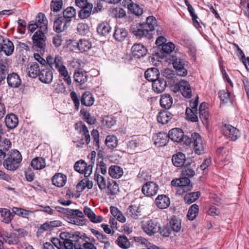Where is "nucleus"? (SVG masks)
Segmentation results:
<instances>
[{
	"instance_id": "f257e3e1",
	"label": "nucleus",
	"mask_w": 249,
	"mask_h": 249,
	"mask_svg": "<svg viewBox=\"0 0 249 249\" xmlns=\"http://www.w3.org/2000/svg\"><path fill=\"white\" fill-rule=\"evenodd\" d=\"M5 157L6 159L3 162L4 167L10 171L17 170L22 160L20 153L17 150H14Z\"/></svg>"
},
{
	"instance_id": "f03ea898",
	"label": "nucleus",
	"mask_w": 249,
	"mask_h": 249,
	"mask_svg": "<svg viewBox=\"0 0 249 249\" xmlns=\"http://www.w3.org/2000/svg\"><path fill=\"white\" fill-rule=\"evenodd\" d=\"M169 138L172 141L186 146L192 143L190 137L185 135L182 130L179 128H174L169 131Z\"/></svg>"
},
{
	"instance_id": "7ed1b4c3",
	"label": "nucleus",
	"mask_w": 249,
	"mask_h": 249,
	"mask_svg": "<svg viewBox=\"0 0 249 249\" xmlns=\"http://www.w3.org/2000/svg\"><path fill=\"white\" fill-rule=\"evenodd\" d=\"M47 31L37 30L32 36L33 48L37 52H44L46 48Z\"/></svg>"
},
{
	"instance_id": "20e7f679",
	"label": "nucleus",
	"mask_w": 249,
	"mask_h": 249,
	"mask_svg": "<svg viewBox=\"0 0 249 249\" xmlns=\"http://www.w3.org/2000/svg\"><path fill=\"white\" fill-rule=\"evenodd\" d=\"M172 64L178 75L184 77L187 75V61L176 56H173Z\"/></svg>"
},
{
	"instance_id": "39448f33",
	"label": "nucleus",
	"mask_w": 249,
	"mask_h": 249,
	"mask_svg": "<svg viewBox=\"0 0 249 249\" xmlns=\"http://www.w3.org/2000/svg\"><path fill=\"white\" fill-rule=\"evenodd\" d=\"M192 143H193V149L196 154L201 155L204 153L205 142L200 135L197 133L191 134Z\"/></svg>"
},
{
	"instance_id": "423d86ee",
	"label": "nucleus",
	"mask_w": 249,
	"mask_h": 249,
	"mask_svg": "<svg viewBox=\"0 0 249 249\" xmlns=\"http://www.w3.org/2000/svg\"><path fill=\"white\" fill-rule=\"evenodd\" d=\"M223 131L224 136L231 141H235L240 136L239 130L230 124H225Z\"/></svg>"
},
{
	"instance_id": "0eeeda50",
	"label": "nucleus",
	"mask_w": 249,
	"mask_h": 249,
	"mask_svg": "<svg viewBox=\"0 0 249 249\" xmlns=\"http://www.w3.org/2000/svg\"><path fill=\"white\" fill-rule=\"evenodd\" d=\"M142 227L144 232L152 236L157 231L159 224L155 220L149 219L142 221Z\"/></svg>"
},
{
	"instance_id": "6e6552de",
	"label": "nucleus",
	"mask_w": 249,
	"mask_h": 249,
	"mask_svg": "<svg viewBox=\"0 0 249 249\" xmlns=\"http://www.w3.org/2000/svg\"><path fill=\"white\" fill-rule=\"evenodd\" d=\"M159 189L158 185L155 182L148 181L143 185L142 191L145 196L150 197L156 195Z\"/></svg>"
},
{
	"instance_id": "1a4fd4ad",
	"label": "nucleus",
	"mask_w": 249,
	"mask_h": 249,
	"mask_svg": "<svg viewBox=\"0 0 249 249\" xmlns=\"http://www.w3.org/2000/svg\"><path fill=\"white\" fill-rule=\"evenodd\" d=\"M75 129L82 135L85 141L83 139L81 140V143L82 144L86 143L87 144L90 142V136L89 131L86 125L82 122H79L75 124Z\"/></svg>"
},
{
	"instance_id": "9d476101",
	"label": "nucleus",
	"mask_w": 249,
	"mask_h": 249,
	"mask_svg": "<svg viewBox=\"0 0 249 249\" xmlns=\"http://www.w3.org/2000/svg\"><path fill=\"white\" fill-rule=\"evenodd\" d=\"M169 140L168 134L163 132L156 134L153 136L154 144L159 147L166 145L168 143Z\"/></svg>"
},
{
	"instance_id": "9b49d317",
	"label": "nucleus",
	"mask_w": 249,
	"mask_h": 249,
	"mask_svg": "<svg viewBox=\"0 0 249 249\" xmlns=\"http://www.w3.org/2000/svg\"><path fill=\"white\" fill-rule=\"evenodd\" d=\"M132 55L137 58L144 57L147 53L146 48L141 43H136L131 47Z\"/></svg>"
},
{
	"instance_id": "f8f14e48",
	"label": "nucleus",
	"mask_w": 249,
	"mask_h": 249,
	"mask_svg": "<svg viewBox=\"0 0 249 249\" xmlns=\"http://www.w3.org/2000/svg\"><path fill=\"white\" fill-rule=\"evenodd\" d=\"M173 164L176 167H180L183 166H187L189 162H187V159L184 154L178 152L174 155L172 158Z\"/></svg>"
},
{
	"instance_id": "ddd939ff",
	"label": "nucleus",
	"mask_w": 249,
	"mask_h": 249,
	"mask_svg": "<svg viewBox=\"0 0 249 249\" xmlns=\"http://www.w3.org/2000/svg\"><path fill=\"white\" fill-rule=\"evenodd\" d=\"M70 24L60 15L58 18L54 21L53 29L57 33H61L66 30Z\"/></svg>"
},
{
	"instance_id": "4468645a",
	"label": "nucleus",
	"mask_w": 249,
	"mask_h": 249,
	"mask_svg": "<svg viewBox=\"0 0 249 249\" xmlns=\"http://www.w3.org/2000/svg\"><path fill=\"white\" fill-rule=\"evenodd\" d=\"M47 64L53 71H55L60 65L63 64V59L59 55H55L54 57L49 55L47 57Z\"/></svg>"
},
{
	"instance_id": "2eb2a0df",
	"label": "nucleus",
	"mask_w": 249,
	"mask_h": 249,
	"mask_svg": "<svg viewBox=\"0 0 249 249\" xmlns=\"http://www.w3.org/2000/svg\"><path fill=\"white\" fill-rule=\"evenodd\" d=\"M53 78V72L50 69H41L38 79L41 82L49 84L52 81Z\"/></svg>"
},
{
	"instance_id": "dca6fc26",
	"label": "nucleus",
	"mask_w": 249,
	"mask_h": 249,
	"mask_svg": "<svg viewBox=\"0 0 249 249\" xmlns=\"http://www.w3.org/2000/svg\"><path fill=\"white\" fill-rule=\"evenodd\" d=\"M208 104L203 102L199 107V118L204 125H208L209 120V114L207 107Z\"/></svg>"
},
{
	"instance_id": "f3484780",
	"label": "nucleus",
	"mask_w": 249,
	"mask_h": 249,
	"mask_svg": "<svg viewBox=\"0 0 249 249\" xmlns=\"http://www.w3.org/2000/svg\"><path fill=\"white\" fill-rule=\"evenodd\" d=\"M167 86L166 81L161 78L154 80L152 82V89L157 93L163 92Z\"/></svg>"
},
{
	"instance_id": "a211bd4d",
	"label": "nucleus",
	"mask_w": 249,
	"mask_h": 249,
	"mask_svg": "<svg viewBox=\"0 0 249 249\" xmlns=\"http://www.w3.org/2000/svg\"><path fill=\"white\" fill-rule=\"evenodd\" d=\"M132 33L139 38L145 37L148 39H150L152 37V33L149 32L147 29H145L142 24L137 28L133 29Z\"/></svg>"
},
{
	"instance_id": "6ab92c4d",
	"label": "nucleus",
	"mask_w": 249,
	"mask_h": 249,
	"mask_svg": "<svg viewBox=\"0 0 249 249\" xmlns=\"http://www.w3.org/2000/svg\"><path fill=\"white\" fill-rule=\"evenodd\" d=\"M170 204L169 198L164 195H159L155 200L156 206L160 209H166L169 207Z\"/></svg>"
},
{
	"instance_id": "aec40b11",
	"label": "nucleus",
	"mask_w": 249,
	"mask_h": 249,
	"mask_svg": "<svg viewBox=\"0 0 249 249\" xmlns=\"http://www.w3.org/2000/svg\"><path fill=\"white\" fill-rule=\"evenodd\" d=\"M7 82L9 86L14 88H18L21 83L19 75L14 72L7 75Z\"/></svg>"
},
{
	"instance_id": "412c9836",
	"label": "nucleus",
	"mask_w": 249,
	"mask_h": 249,
	"mask_svg": "<svg viewBox=\"0 0 249 249\" xmlns=\"http://www.w3.org/2000/svg\"><path fill=\"white\" fill-rule=\"evenodd\" d=\"M84 213L92 223H98L103 220L102 216L96 215L91 209L88 207H85L84 208Z\"/></svg>"
},
{
	"instance_id": "4be33fe9",
	"label": "nucleus",
	"mask_w": 249,
	"mask_h": 249,
	"mask_svg": "<svg viewBox=\"0 0 249 249\" xmlns=\"http://www.w3.org/2000/svg\"><path fill=\"white\" fill-rule=\"evenodd\" d=\"M180 187L177 190V192L180 195L184 192L190 190L192 186L190 184V180L187 177H183L180 178Z\"/></svg>"
},
{
	"instance_id": "5701e85b",
	"label": "nucleus",
	"mask_w": 249,
	"mask_h": 249,
	"mask_svg": "<svg viewBox=\"0 0 249 249\" xmlns=\"http://www.w3.org/2000/svg\"><path fill=\"white\" fill-rule=\"evenodd\" d=\"M53 184L58 187L64 186L67 182V176L61 173H56L52 178Z\"/></svg>"
},
{
	"instance_id": "b1692460",
	"label": "nucleus",
	"mask_w": 249,
	"mask_h": 249,
	"mask_svg": "<svg viewBox=\"0 0 249 249\" xmlns=\"http://www.w3.org/2000/svg\"><path fill=\"white\" fill-rule=\"evenodd\" d=\"M41 69L36 62H31L28 65L27 71L28 75L32 78L38 77Z\"/></svg>"
},
{
	"instance_id": "393cba45",
	"label": "nucleus",
	"mask_w": 249,
	"mask_h": 249,
	"mask_svg": "<svg viewBox=\"0 0 249 249\" xmlns=\"http://www.w3.org/2000/svg\"><path fill=\"white\" fill-rule=\"evenodd\" d=\"M160 73L156 68H151L147 69L144 73L145 78L149 81L153 82L160 78Z\"/></svg>"
},
{
	"instance_id": "a878e982",
	"label": "nucleus",
	"mask_w": 249,
	"mask_h": 249,
	"mask_svg": "<svg viewBox=\"0 0 249 249\" xmlns=\"http://www.w3.org/2000/svg\"><path fill=\"white\" fill-rule=\"evenodd\" d=\"M180 92L183 96L190 98L192 96V89L189 83L184 80L180 81Z\"/></svg>"
},
{
	"instance_id": "bb28decb",
	"label": "nucleus",
	"mask_w": 249,
	"mask_h": 249,
	"mask_svg": "<svg viewBox=\"0 0 249 249\" xmlns=\"http://www.w3.org/2000/svg\"><path fill=\"white\" fill-rule=\"evenodd\" d=\"M2 47V51L4 54L7 56L11 55L14 50V46L13 42L8 39L3 40L2 44H1Z\"/></svg>"
},
{
	"instance_id": "cd10ccee",
	"label": "nucleus",
	"mask_w": 249,
	"mask_h": 249,
	"mask_svg": "<svg viewBox=\"0 0 249 249\" xmlns=\"http://www.w3.org/2000/svg\"><path fill=\"white\" fill-rule=\"evenodd\" d=\"M91 231L100 242L104 244V249H107L110 247V243L106 235L95 229H92Z\"/></svg>"
},
{
	"instance_id": "c85d7f7f",
	"label": "nucleus",
	"mask_w": 249,
	"mask_h": 249,
	"mask_svg": "<svg viewBox=\"0 0 249 249\" xmlns=\"http://www.w3.org/2000/svg\"><path fill=\"white\" fill-rule=\"evenodd\" d=\"M39 25V29L42 31H47L48 21L45 15L42 13H39L36 17V21Z\"/></svg>"
},
{
	"instance_id": "c756f323",
	"label": "nucleus",
	"mask_w": 249,
	"mask_h": 249,
	"mask_svg": "<svg viewBox=\"0 0 249 249\" xmlns=\"http://www.w3.org/2000/svg\"><path fill=\"white\" fill-rule=\"evenodd\" d=\"M0 237L5 243L10 245L16 244L18 242L17 235L13 233L4 232L1 234Z\"/></svg>"
},
{
	"instance_id": "7c9ffc66",
	"label": "nucleus",
	"mask_w": 249,
	"mask_h": 249,
	"mask_svg": "<svg viewBox=\"0 0 249 249\" xmlns=\"http://www.w3.org/2000/svg\"><path fill=\"white\" fill-rule=\"evenodd\" d=\"M5 123L8 128L13 129L15 128L18 124V118L16 115L11 113L6 116Z\"/></svg>"
},
{
	"instance_id": "2f4dec72",
	"label": "nucleus",
	"mask_w": 249,
	"mask_h": 249,
	"mask_svg": "<svg viewBox=\"0 0 249 249\" xmlns=\"http://www.w3.org/2000/svg\"><path fill=\"white\" fill-rule=\"evenodd\" d=\"M160 104L165 109H169L173 104V98L169 94L164 93L161 96Z\"/></svg>"
},
{
	"instance_id": "473e14b6",
	"label": "nucleus",
	"mask_w": 249,
	"mask_h": 249,
	"mask_svg": "<svg viewBox=\"0 0 249 249\" xmlns=\"http://www.w3.org/2000/svg\"><path fill=\"white\" fill-rule=\"evenodd\" d=\"M93 4H88L87 6L81 8L78 12V17L82 19H86L89 17L91 14H94V10L92 11Z\"/></svg>"
},
{
	"instance_id": "72a5a7b5",
	"label": "nucleus",
	"mask_w": 249,
	"mask_h": 249,
	"mask_svg": "<svg viewBox=\"0 0 249 249\" xmlns=\"http://www.w3.org/2000/svg\"><path fill=\"white\" fill-rule=\"evenodd\" d=\"M172 114L165 110L160 111L157 116L158 122L162 124H166L172 118Z\"/></svg>"
},
{
	"instance_id": "f704fd0d",
	"label": "nucleus",
	"mask_w": 249,
	"mask_h": 249,
	"mask_svg": "<svg viewBox=\"0 0 249 249\" xmlns=\"http://www.w3.org/2000/svg\"><path fill=\"white\" fill-rule=\"evenodd\" d=\"M73 77L75 81L81 85L88 81V75L86 72L79 70L75 71Z\"/></svg>"
},
{
	"instance_id": "c9c22d12",
	"label": "nucleus",
	"mask_w": 249,
	"mask_h": 249,
	"mask_svg": "<svg viewBox=\"0 0 249 249\" xmlns=\"http://www.w3.org/2000/svg\"><path fill=\"white\" fill-rule=\"evenodd\" d=\"M108 173L112 178H119L123 175L124 172L121 167L113 165L109 168Z\"/></svg>"
},
{
	"instance_id": "e433bc0d",
	"label": "nucleus",
	"mask_w": 249,
	"mask_h": 249,
	"mask_svg": "<svg viewBox=\"0 0 249 249\" xmlns=\"http://www.w3.org/2000/svg\"><path fill=\"white\" fill-rule=\"evenodd\" d=\"M141 211L139 206L136 205L131 204L126 209L125 214L128 217L136 218L140 215Z\"/></svg>"
},
{
	"instance_id": "4c0bfd02",
	"label": "nucleus",
	"mask_w": 249,
	"mask_h": 249,
	"mask_svg": "<svg viewBox=\"0 0 249 249\" xmlns=\"http://www.w3.org/2000/svg\"><path fill=\"white\" fill-rule=\"evenodd\" d=\"M0 213L1 217L2 218L1 221L5 223H9L13 219L14 214L11 212L9 209L6 208H0Z\"/></svg>"
},
{
	"instance_id": "58836bf2",
	"label": "nucleus",
	"mask_w": 249,
	"mask_h": 249,
	"mask_svg": "<svg viewBox=\"0 0 249 249\" xmlns=\"http://www.w3.org/2000/svg\"><path fill=\"white\" fill-rule=\"evenodd\" d=\"M142 25L147 29L149 32L152 33L155 27L157 26L156 19L153 16H149L147 18L146 22Z\"/></svg>"
},
{
	"instance_id": "ea45409f",
	"label": "nucleus",
	"mask_w": 249,
	"mask_h": 249,
	"mask_svg": "<svg viewBox=\"0 0 249 249\" xmlns=\"http://www.w3.org/2000/svg\"><path fill=\"white\" fill-rule=\"evenodd\" d=\"M128 34L127 31L124 28L116 27L113 37L118 41H122L124 40Z\"/></svg>"
},
{
	"instance_id": "a19ab883",
	"label": "nucleus",
	"mask_w": 249,
	"mask_h": 249,
	"mask_svg": "<svg viewBox=\"0 0 249 249\" xmlns=\"http://www.w3.org/2000/svg\"><path fill=\"white\" fill-rule=\"evenodd\" d=\"M31 165L34 169H42L46 166L45 160L42 157H36L31 161Z\"/></svg>"
},
{
	"instance_id": "79ce46f5",
	"label": "nucleus",
	"mask_w": 249,
	"mask_h": 249,
	"mask_svg": "<svg viewBox=\"0 0 249 249\" xmlns=\"http://www.w3.org/2000/svg\"><path fill=\"white\" fill-rule=\"evenodd\" d=\"M81 102L82 105L89 107L93 104L94 100L92 95L90 92L86 91L82 95Z\"/></svg>"
},
{
	"instance_id": "37998d69",
	"label": "nucleus",
	"mask_w": 249,
	"mask_h": 249,
	"mask_svg": "<svg viewBox=\"0 0 249 249\" xmlns=\"http://www.w3.org/2000/svg\"><path fill=\"white\" fill-rule=\"evenodd\" d=\"M59 75L63 77L64 80L68 84H71V81L70 76L69 74L68 71L66 67L62 64L56 70Z\"/></svg>"
},
{
	"instance_id": "c03bdc74",
	"label": "nucleus",
	"mask_w": 249,
	"mask_h": 249,
	"mask_svg": "<svg viewBox=\"0 0 249 249\" xmlns=\"http://www.w3.org/2000/svg\"><path fill=\"white\" fill-rule=\"evenodd\" d=\"M92 46L91 43L88 40L85 39H80L77 43V48L81 53L89 51Z\"/></svg>"
},
{
	"instance_id": "a18cd8bd",
	"label": "nucleus",
	"mask_w": 249,
	"mask_h": 249,
	"mask_svg": "<svg viewBox=\"0 0 249 249\" xmlns=\"http://www.w3.org/2000/svg\"><path fill=\"white\" fill-rule=\"evenodd\" d=\"M76 14V12L75 9L72 7H69L63 12L62 17L67 21V22L70 23L72 18L74 17Z\"/></svg>"
},
{
	"instance_id": "49530a36",
	"label": "nucleus",
	"mask_w": 249,
	"mask_h": 249,
	"mask_svg": "<svg viewBox=\"0 0 249 249\" xmlns=\"http://www.w3.org/2000/svg\"><path fill=\"white\" fill-rule=\"evenodd\" d=\"M184 2L186 5L187 7V9L189 14L192 17V19L194 22V24L196 27L200 26L199 23L197 21L198 17L197 15L195 13V11L192 6L190 4L189 1L188 0H184Z\"/></svg>"
},
{
	"instance_id": "de8ad7c7",
	"label": "nucleus",
	"mask_w": 249,
	"mask_h": 249,
	"mask_svg": "<svg viewBox=\"0 0 249 249\" xmlns=\"http://www.w3.org/2000/svg\"><path fill=\"white\" fill-rule=\"evenodd\" d=\"M111 27L107 22H102L100 24L97 28L98 33L102 36H106L110 32Z\"/></svg>"
},
{
	"instance_id": "09e8293b",
	"label": "nucleus",
	"mask_w": 249,
	"mask_h": 249,
	"mask_svg": "<svg viewBox=\"0 0 249 249\" xmlns=\"http://www.w3.org/2000/svg\"><path fill=\"white\" fill-rule=\"evenodd\" d=\"M199 207L196 204L192 205L189 209L187 217L190 220H194L198 214Z\"/></svg>"
},
{
	"instance_id": "8fccbe9b",
	"label": "nucleus",
	"mask_w": 249,
	"mask_h": 249,
	"mask_svg": "<svg viewBox=\"0 0 249 249\" xmlns=\"http://www.w3.org/2000/svg\"><path fill=\"white\" fill-rule=\"evenodd\" d=\"M200 196L199 192L189 193L185 195L184 199L186 203L190 204L196 200Z\"/></svg>"
},
{
	"instance_id": "3c124183",
	"label": "nucleus",
	"mask_w": 249,
	"mask_h": 249,
	"mask_svg": "<svg viewBox=\"0 0 249 249\" xmlns=\"http://www.w3.org/2000/svg\"><path fill=\"white\" fill-rule=\"evenodd\" d=\"M94 179L96 181L97 185L101 190H103L106 189L107 184V185L106 179L103 176L100 175L99 173H95L94 175Z\"/></svg>"
},
{
	"instance_id": "603ef678",
	"label": "nucleus",
	"mask_w": 249,
	"mask_h": 249,
	"mask_svg": "<svg viewBox=\"0 0 249 249\" xmlns=\"http://www.w3.org/2000/svg\"><path fill=\"white\" fill-rule=\"evenodd\" d=\"M11 210L13 213V214H14V215H17L23 218L27 217V216H28L30 213H33L31 211L27 210L18 207H13L12 208Z\"/></svg>"
},
{
	"instance_id": "864d4df0",
	"label": "nucleus",
	"mask_w": 249,
	"mask_h": 249,
	"mask_svg": "<svg viewBox=\"0 0 249 249\" xmlns=\"http://www.w3.org/2000/svg\"><path fill=\"white\" fill-rule=\"evenodd\" d=\"M185 114L187 120L192 122H196L198 121L197 111H195L194 110H192V109L187 107L186 109Z\"/></svg>"
},
{
	"instance_id": "5fc2aeb1",
	"label": "nucleus",
	"mask_w": 249,
	"mask_h": 249,
	"mask_svg": "<svg viewBox=\"0 0 249 249\" xmlns=\"http://www.w3.org/2000/svg\"><path fill=\"white\" fill-rule=\"evenodd\" d=\"M107 146L110 149L116 147L118 145V140L116 137L113 135H108L105 141Z\"/></svg>"
},
{
	"instance_id": "6e6d98bb",
	"label": "nucleus",
	"mask_w": 249,
	"mask_h": 249,
	"mask_svg": "<svg viewBox=\"0 0 249 249\" xmlns=\"http://www.w3.org/2000/svg\"><path fill=\"white\" fill-rule=\"evenodd\" d=\"M218 95L221 101L224 103H227L228 102L232 103L231 94L227 89L219 90Z\"/></svg>"
},
{
	"instance_id": "4d7b16f0",
	"label": "nucleus",
	"mask_w": 249,
	"mask_h": 249,
	"mask_svg": "<svg viewBox=\"0 0 249 249\" xmlns=\"http://www.w3.org/2000/svg\"><path fill=\"white\" fill-rule=\"evenodd\" d=\"M170 226L173 231L178 232L181 227V220L176 216H173L170 221Z\"/></svg>"
},
{
	"instance_id": "13d9d810",
	"label": "nucleus",
	"mask_w": 249,
	"mask_h": 249,
	"mask_svg": "<svg viewBox=\"0 0 249 249\" xmlns=\"http://www.w3.org/2000/svg\"><path fill=\"white\" fill-rule=\"evenodd\" d=\"M118 245L123 249H127L130 246V242L125 236H120L116 240Z\"/></svg>"
},
{
	"instance_id": "bf43d9fd",
	"label": "nucleus",
	"mask_w": 249,
	"mask_h": 249,
	"mask_svg": "<svg viewBox=\"0 0 249 249\" xmlns=\"http://www.w3.org/2000/svg\"><path fill=\"white\" fill-rule=\"evenodd\" d=\"M108 193L111 195H114L117 193L119 190V186L114 181L112 180V182L108 181L107 186Z\"/></svg>"
},
{
	"instance_id": "052dcab7",
	"label": "nucleus",
	"mask_w": 249,
	"mask_h": 249,
	"mask_svg": "<svg viewBox=\"0 0 249 249\" xmlns=\"http://www.w3.org/2000/svg\"><path fill=\"white\" fill-rule=\"evenodd\" d=\"M140 140L139 138H133L126 142L127 148L132 150L135 149L140 144Z\"/></svg>"
},
{
	"instance_id": "680f3d73",
	"label": "nucleus",
	"mask_w": 249,
	"mask_h": 249,
	"mask_svg": "<svg viewBox=\"0 0 249 249\" xmlns=\"http://www.w3.org/2000/svg\"><path fill=\"white\" fill-rule=\"evenodd\" d=\"M77 30L79 34L84 36L89 32V27L86 23H79L77 24Z\"/></svg>"
},
{
	"instance_id": "e2e57ef3",
	"label": "nucleus",
	"mask_w": 249,
	"mask_h": 249,
	"mask_svg": "<svg viewBox=\"0 0 249 249\" xmlns=\"http://www.w3.org/2000/svg\"><path fill=\"white\" fill-rule=\"evenodd\" d=\"M62 7V0H53L51 4V9L52 11L57 12L60 11Z\"/></svg>"
},
{
	"instance_id": "0e129e2a",
	"label": "nucleus",
	"mask_w": 249,
	"mask_h": 249,
	"mask_svg": "<svg viewBox=\"0 0 249 249\" xmlns=\"http://www.w3.org/2000/svg\"><path fill=\"white\" fill-rule=\"evenodd\" d=\"M91 136L93 140V144L95 146L96 149H98L100 148L99 142V134L96 129H93L91 133Z\"/></svg>"
},
{
	"instance_id": "69168bd1",
	"label": "nucleus",
	"mask_w": 249,
	"mask_h": 249,
	"mask_svg": "<svg viewBox=\"0 0 249 249\" xmlns=\"http://www.w3.org/2000/svg\"><path fill=\"white\" fill-rule=\"evenodd\" d=\"M175 48V45L171 42H169L162 45L161 50L163 53L167 54L172 53Z\"/></svg>"
},
{
	"instance_id": "338daca9",
	"label": "nucleus",
	"mask_w": 249,
	"mask_h": 249,
	"mask_svg": "<svg viewBox=\"0 0 249 249\" xmlns=\"http://www.w3.org/2000/svg\"><path fill=\"white\" fill-rule=\"evenodd\" d=\"M86 168V163L82 160L77 161L74 166V168L76 171L79 173H82Z\"/></svg>"
},
{
	"instance_id": "774afa93",
	"label": "nucleus",
	"mask_w": 249,
	"mask_h": 249,
	"mask_svg": "<svg viewBox=\"0 0 249 249\" xmlns=\"http://www.w3.org/2000/svg\"><path fill=\"white\" fill-rule=\"evenodd\" d=\"M103 122V124L108 128H111L116 123V120L111 116H106Z\"/></svg>"
}]
</instances>
